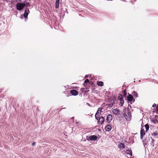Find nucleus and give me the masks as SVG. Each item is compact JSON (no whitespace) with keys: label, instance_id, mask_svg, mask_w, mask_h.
<instances>
[{"label":"nucleus","instance_id":"obj_1","mask_svg":"<svg viewBox=\"0 0 158 158\" xmlns=\"http://www.w3.org/2000/svg\"><path fill=\"white\" fill-rule=\"evenodd\" d=\"M124 117L127 120H130L131 117V114L130 111L128 110H125L124 113Z\"/></svg>","mask_w":158,"mask_h":158},{"label":"nucleus","instance_id":"obj_2","mask_svg":"<svg viewBox=\"0 0 158 158\" xmlns=\"http://www.w3.org/2000/svg\"><path fill=\"white\" fill-rule=\"evenodd\" d=\"M25 6V4L18 3L16 5L17 9L19 10H20L23 9Z\"/></svg>","mask_w":158,"mask_h":158},{"label":"nucleus","instance_id":"obj_3","mask_svg":"<svg viewBox=\"0 0 158 158\" xmlns=\"http://www.w3.org/2000/svg\"><path fill=\"white\" fill-rule=\"evenodd\" d=\"M118 98L119 99L120 101L119 105L121 106L123 105L124 103V101L123 100V97L122 95H120V96H118Z\"/></svg>","mask_w":158,"mask_h":158},{"label":"nucleus","instance_id":"obj_4","mask_svg":"<svg viewBox=\"0 0 158 158\" xmlns=\"http://www.w3.org/2000/svg\"><path fill=\"white\" fill-rule=\"evenodd\" d=\"M112 119V116L111 114H108L107 116L106 120L108 123H110Z\"/></svg>","mask_w":158,"mask_h":158},{"label":"nucleus","instance_id":"obj_5","mask_svg":"<svg viewBox=\"0 0 158 158\" xmlns=\"http://www.w3.org/2000/svg\"><path fill=\"white\" fill-rule=\"evenodd\" d=\"M104 121V118L103 117L101 116L98 119V123L99 124H102Z\"/></svg>","mask_w":158,"mask_h":158},{"label":"nucleus","instance_id":"obj_6","mask_svg":"<svg viewBox=\"0 0 158 158\" xmlns=\"http://www.w3.org/2000/svg\"><path fill=\"white\" fill-rule=\"evenodd\" d=\"M140 139H143V136L145 135V133L144 130L143 129H141L140 131Z\"/></svg>","mask_w":158,"mask_h":158},{"label":"nucleus","instance_id":"obj_7","mask_svg":"<svg viewBox=\"0 0 158 158\" xmlns=\"http://www.w3.org/2000/svg\"><path fill=\"white\" fill-rule=\"evenodd\" d=\"M70 93L72 95L76 96L78 94V92L75 90H72L70 91Z\"/></svg>","mask_w":158,"mask_h":158},{"label":"nucleus","instance_id":"obj_8","mask_svg":"<svg viewBox=\"0 0 158 158\" xmlns=\"http://www.w3.org/2000/svg\"><path fill=\"white\" fill-rule=\"evenodd\" d=\"M113 113L115 114H118L120 112V110L117 109H114L112 111Z\"/></svg>","mask_w":158,"mask_h":158},{"label":"nucleus","instance_id":"obj_9","mask_svg":"<svg viewBox=\"0 0 158 158\" xmlns=\"http://www.w3.org/2000/svg\"><path fill=\"white\" fill-rule=\"evenodd\" d=\"M89 138L90 140H95L97 139V137L94 135L89 136Z\"/></svg>","mask_w":158,"mask_h":158},{"label":"nucleus","instance_id":"obj_10","mask_svg":"<svg viewBox=\"0 0 158 158\" xmlns=\"http://www.w3.org/2000/svg\"><path fill=\"white\" fill-rule=\"evenodd\" d=\"M133 99V96L131 94L128 95L127 97V100L129 102H131Z\"/></svg>","mask_w":158,"mask_h":158},{"label":"nucleus","instance_id":"obj_11","mask_svg":"<svg viewBox=\"0 0 158 158\" xmlns=\"http://www.w3.org/2000/svg\"><path fill=\"white\" fill-rule=\"evenodd\" d=\"M28 12H29V9H26V10H25L24 13V16L25 18H27V15L28 14Z\"/></svg>","mask_w":158,"mask_h":158},{"label":"nucleus","instance_id":"obj_12","mask_svg":"<svg viewBox=\"0 0 158 158\" xmlns=\"http://www.w3.org/2000/svg\"><path fill=\"white\" fill-rule=\"evenodd\" d=\"M111 127L110 125L107 126L105 127V130L106 131H109L111 130Z\"/></svg>","mask_w":158,"mask_h":158},{"label":"nucleus","instance_id":"obj_13","mask_svg":"<svg viewBox=\"0 0 158 158\" xmlns=\"http://www.w3.org/2000/svg\"><path fill=\"white\" fill-rule=\"evenodd\" d=\"M59 1L56 0L55 7L57 9L59 7Z\"/></svg>","mask_w":158,"mask_h":158},{"label":"nucleus","instance_id":"obj_14","mask_svg":"<svg viewBox=\"0 0 158 158\" xmlns=\"http://www.w3.org/2000/svg\"><path fill=\"white\" fill-rule=\"evenodd\" d=\"M118 147L121 149H123L124 148L125 146L123 143H120L118 145Z\"/></svg>","mask_w":158,"mask_h":158},{"label":"nucleus","instance_id":"obj_15","mask_svg":"<svg viewBox=\"0 0 158 158\" xmlns=\"http://www.w3.org/2000/svg\"><path fill=\"white\" fill-rule=\"evenodd\" d=\"M97 84L98 86H102L103 85V82L101 81H98L97 82Z\"/></svg>","mask_w":158,"mask_h":158},{"label":"nucleus","instance_id":"obj_16","mask_svg":"<svg viewBox=\"0 0 158 158\" xmlns=\"http://www.w3.org/2000/svg\"><path fill=\"white\" fill-rule=\"evenodd\" d=\"M126 153L127 154H129L131 156H132V152L131 150H126Z\"/></svg>","mask_w":158,"mask_h":158},{"label":"nucleus","instance_id":"obj_17","mask_svg":"<svg viewBox=\"0 0 158 158\" xmlns=\"http://www.w3.org/2000/svg\"><path fill=\"white\" fill-rule=\"evenodd\" d=\"M132 94L134 95L135 97L137 98L138 97V94L135 91H133Z\"/></svg>","mask_w":158,"mask_h":158},{"label":"nucleus","instance_id":"obj_18","mask_svg":"<svg viewBox=\"0 0 158 158\" xmlns=\"http://www.w3.org/2000/svg\"><path fill=\"white\" fill-rule=\"evenodd\" d=\"M145 127L146 129V131H147L148 130L149 128V126L148 124H146L145 125Z\"/></svg>","mask_w":158,"mask_h":158},{"label":"nucleus","instance_id":"obj_19","mask_svg":"<svg viewBox=\"0 0 158 158\" xmlns=\"http://www.w3.org/2000/svg\"><path fill=\"white\" fill-rule=\"evenodd\" d=\"M102 110V108H99L98 109V111H97V112L96 113H97V114H99V113L101 112V110Z\"/></svg>","mask_w":158,"mask_h":158},{"label":"nucleus","instance_id":"obj_20","mask_svg":"<svg viewBox=\"0 0 158 158\" xmlns=\"http://www.w3.org/2000/svg\"><path fill=\"white\" fill-rule=\"evenodd\" d=\"M99 114H97V113H96L95 115V117L96 119H97V120H98V118H99Z\"/></svg>","mask_w":158,"mask_h":158},{"label":"nucleus","instance_id":"obj_21","mask_svg":"<svg viewBox=\"0 0 158 158\" xmlns=\"http://www.w3.org/2000/svg\"><path fill=\"white\" fill-rule=\"evenodd\" d=\"M30 3L29 2H27L25 4V6H29L30 5Z\"/></svg>","mask_w":158,"mask_h":158},{"label":"nucleus","instance_id":"obj_22","mask_svg":"<svg viewBox=\"0 0 158 158\" xmlns=\"http://www.w3.org/2000/svg\"><path fill=\"white\" fill-rule=\"evenodd\" d=\"M152 135L153 136H156L157 135V134L156 133H154L152 134Z\"/></svg>","mask_w":158,"mask_h":158},{"label":"nucleus","instance_id":"obj_23","mask_svg":"<svg viewBox=\"0 0 158 158\" xmlns=\"http://www.w3.org/2000/svg\"><path fill=\"white\" fill-rule=\"evenodd\" d=\"M89 82V81L88 79H86L85 81L84 82L85 83H88Z\"/></svg>","mask_w":158,"mask_h":158},{"label":"nucleus","instance_id":"obj_24","mask_svg":"<svg viewBox=\"0 0 158 158\" xmlns=\"http://www.w3.org/2000/svg\"><path fill=\"white\" fill-rule=\"evenodd\" d=\"M123 95L125 97L126 96V92L124 90L123 91Z\"/></svg>","mask_w":158,"mask_h":158},{"label":"nucleus","instance_id":"obj_25","mask_svg":"<svg viewBox=\"0 0 158 158\" xmlns=\"http://www.w3.org/2000/svg\"><path fill=\"white\" fill-rule=\"evenodd\" d=\"M35 142H33L32 143V146H34L35 145Z\"/></svg>","mask_w":158,"mask_h":158},{"label":"nucleus","instance_id":"obj_26","mask_svg":"<svg viewBox=\"0 0 158 158\" xmlns=\"http://www.w3.org/2000/svg\"><path fill=\"white\" fill-rule=\"evenodd\" d=\"M156 106V104H154L152 105V106L153 107H155Z\"/></svg>","mask_w":158,"mask_h":158},{"label":"nucleus","instance_id":"obj_27","mask_svg":"<svg viewBox=\"0 0 158 158\" xmlns=\"http://www.w3.org/2000/svg\"><path fill=\"white\" fill-rule=\"evenodd\" d=\"M88 77V75H85V77L86 78Z\"/></svg>","mask_w":158,"mask_h":158},{"label":"nucleus","instance_id":"obj_28","mask_svg":"<svg viewBox=\"0 0 158 158\" xmlns=\"http://www.w3.org/2000/svg\"><path fill=\"white\" fill-rule=\"evenodd\" d=\"M157 110H158V106H157Z\"/></svg>","mask_w":158,"mask_h":158},{"label":"nucleus","instance_id":"obj_29","mask_svg":"<svg viewBox=\"0 0 158 158\" xmlns=\"http://www.w3.org/2000/svg\"><path fill=\"white\" fill-rule=\"evenodd\" d=\"M152 142H153V141H154V139H152Z\"/></svg>","mask_w":158,"mask_h":158},{"label":"nucleus","instance_id":"obj_30","mask_svg":"<svg viewBox=\"0 0 158 158\" xmlns=\"http://www.w3.org/2000/svg\"><path fill=\"white\" fill-rule=\"evenodd\" d=\"M73 118H73H73H72V119H73Z\"/></svg>","mask_w":158,"mask_h":158},{"label":"nucleus","instance_id":"obj_31","mask_svg":"<svg viewBox=\"0 0 158 158\" xmlns=\"http://www.w3.org/2000/svg\"><path fill=\"white\" fill-rule=\"evenodd\" d=\"M107 1H109V0H107ZM113 0H109V1H112Z\"/></svg>","mask_w":158,"mask_h":158}]
</instances>
